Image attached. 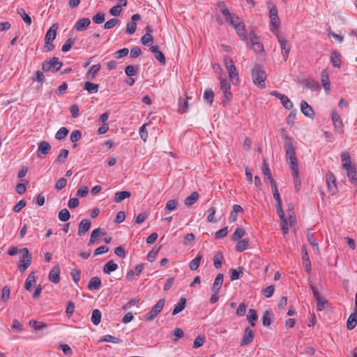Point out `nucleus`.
I'll list each match as a JSON object with an SVG mask.
<instances>
[{
	"mask_svg": "<svg viewBox=\"0 0 357 357\" xmlns=\"http://www.w3.org/2000/svg\"><path fill=\"white\" fill-rule=\"evenodd\" d=\"M238 35V36L243 40L245 41L249 38V34H246L245 24L242 22L240 24H237L236 29H234Z\"/></svg>",
	"mask_w": 357,
	"mask_h": 357,
	"instance_id": "nucleus-23",
	"label": "nucleus"
},
{
	"mask_svg": "<svg viewBox=\"0 0 357 357\" xmlns=\"http://www.w3.org/2000/svg\"><path fill=\"white\" fill-rule=\"evenodd\" d=\"M118 265L112 260L109 261L103 267V272L106 274H110L111 272L116 271Z\"/></svg>",
	"mask_w": 357,
	"mask_h": 357,
	"instance_id": "nucleus-30",
	"label": "nucleus"
},
{
	"mask_svg": "<svg viewBox=\"0 0 357 357\" xmlns=\"http://www.w3.org/2000/svg\"><path fill=\"white\" fill-rule=\"evenodd\" d=\"M165 300L164 298L160 299L155 305L152 307L145 315V319L148 321L153 320L155 317L162 311L164 307Z\"/></svg>",
	"mask_w": 357,
	"mask_h": 357,
	"instance_id": "nucleus-6",
	"label": "nucleus"
},
{
	"mask_svg": "<svg viewBox=\"0 0 357 357\" xmlns=\"http://www.w3.org/2000/svg\"><path fill=\"white\" fill-rule=\"evenodd\" d=\"M347 176L350 179V182L354 184H357V178H356V167L350 169L347 171Z\"/></svg>",
	"mask_w": 357,
	"mask_h": 357,
	"instance_id": "nucleus-50",
	"label": "nucleus"
},
{
	"mask_svg": "<svg viewBox=\"0 0 357 357\" xmlns=\"http://www.w3.org/2000/svg\"><path fill=\"white\" fill-rule=\"evenodd\" d=\"M100 65L96 64L91 66L90 70L88 71V75L91 76L89 79H93L96 77V73L100 70Z\"/></svg>",
	"mask_w": 357,
	"mask_h": 357,
	"instance_id": "nucleus-55",
	"label": "nucleus"
},
{
	"mask_svg": "<svg viewBox=\"0 0 357 357\" xmlns=\"http://www.w3.org/2000/svg\"><path fill=\"white\" fill-rule=\"evenodd\" d=\"M245 234V231L243 228L237 227L234 233L231 236V240L233 241H237L241 239Z\"/></svg>",
	"mask_w": 357,
	"mask_h": 357,
	"instance_id": "nucleus-34",
	"label": "nucleus"
},
{
	"mask_svg": "<svg viewBox=\"0 0 357 357\" xmlns=\"http://www.w3.org/2000/svg\"><path fill=\"white\" fill-rule=\"evenodd\" d=\"M74 43H75V39L72 38H69L66 40V43L62 46V48H61L62 52H66L69 51L71 49Z\"/></svg>",
	"mask_w": 357,
	"mask_h": 357,
	"instance_id": "nucleus-60",
	"label": "nucleus"
},
{
	"mask_svg": "<svg viewBox=\"0 0 357 357\" xmlns=\"http://www.w3.org/2000/svg\"><path fill=\"white\" fill-rule=\"evenodd\" d=\"M305 86L313 91H317L320 89L319 83L310 79L305 80Z\"/></svg>",
	"mask_w": 357,
	"mask_h": 357,
	"instance_id": "nucleus-47",
	"label": "nucleus"
},
{
	"mask_svg": "<svg viewBox=\"0 0 357 357\" xmlns=\"http://www.w3.org/2000/svg\"><path fill=\"white\" fill-rule=\"evenodd\" d=\"M69 151L67 149H62L60 151L59 155L55 160V162L57 163L62 164L64 162V160L68 156Z\"/></svg>",
	"mask_w": 357,
	"mask_h": 357,
	"instance_id": "nucleus-46",
	"label": "nucleus"
},
{
	"mask_svg": "<svg viewBox=\"0 0 357 357\" xmlns=\"http://www.w3.org/2000/svg\"><path fill=\"white\" fill-rule=\"evenodd\" d=\"M63 66V63L59 61V58L53 56L45 60L42 63V69L45 72L52 70L58 71Z\"/></svg>",
	"mask_w": 357,
	"mask_h": 357,
	"instance_id": "nucleus-1",
	"label": "nucleus"
},
{
	"mask_svg": "<svg viewBox=\"0 0 357 357\" xmlns=\"http://www.w3.org/2000/svg\"><path fill=\"white\" fill-rule=\"evenodd\" d=\"M17 13L22 17V20L27 25L31 24V23H32L31 18L27 13H26L25 10L24 8H18Z\"/></svg>",
	"mask_w": 357,
	"mask_h": 357,
	"instance_id": "nucleus-36",
	"label": "nucleus"
},
{
	"mask_svg": "<svg viewBox=\"0 0 357 357\" xmlns=\"http://www.w3.org/2000/svg\"><path fill=\"white\" fill-rule=\"evenodd\" d=\"M276 36L278 38V42L280 45L283 59L284 61H287L289 56L291 46L287 40L279 36L278 33H276Z\"/></svg>",
	"mask_w": 357,
	"mask_h": 357,
	"instance_id": "nucleus-10",
	"label": "nucleus"
},
{
	"mask_svg": "<svg viewBox=\"0 0 357 357\" xmlns=\"http://www.w3.org/2000/svg\"><path fill=\"white\" fill-rule=\"evenodd\" d=\"M254 339V333L250 327L245 328L241 346H247L252 343Z\"/></svg>",
	"mask_w": 357,
	"mask_h": 357,
	"instance_id": "nucleus-12",
	"label": "nucleus"
},
{
	"mask_svg": "<svg viewBox=\"0 0 357 357\" xmlns=\"http://www.w3.org/2000/svg\"><path fill=\"white\" fill-rule=\"evenodd\" d=\"M286 148V159L288 163L291 165V169L292 172L296 173L298 169V160L296 157V153L293 144L285 146Z\"/></svg>",
	"mask_w": 357,
	"mask_h": 357,
	"instance_id": "nucleus-4",
	"label": "nucleus"
},
{
	"mask_svg": "<svg viewBox=\"0 0 357 357\" xmlns=\"http://www.w3.org/2000/svg\"><path fill=\"white\" fill-rule=\"evenodd\" d=\"M340 54L337 51H333L331 54V61L332 64L335 68H340L341 66V59Z\"/></svg>",
	"mask_w": 357,
	"mask_h": 357,
	"instance_id": "nucleus-27",
	"label": "nucleus"
},
{
	"mask_svg": "<svg viewBox=\"0 0 357 357\" xmlns=\"http://www.w3.org/2000/svg\"><path fill=\"white\" fill-rule=\"evenodd\" d=\"M137 29V24L134 22H129L127 23L126 26V33H128L130 35L133 34Z\"/></svg>",
	"mask_w": 357,
	"mask_h": 357,
	"instance_id": "nucleus-61",
	"label": "nucleus"
},
{
	"mask_svg": "<svg viewBox=\"0 0 357 357\" xmlns=\"http://www.w3.org/2000/svg\"><path fill=\"white\" fill-rule=\"evenodd\" d=\"M125 73L128 77L136 75L138 73V66L132 65L127 66L125 68Z\"/></svg>",
	"mask_w": 357,
	"mask_h": 357,
	"instance_id": "nucleus-40",
	"label": "nucleus"
},
{
	"mask_svg": "<svg viewBox=\"0 0 357 357\" xmlns=\"http://www.w3.org/2000/svg\"><path fill=\"white\" fill-rule=\"evenodd\" d=\"M214 93L212 89H207L204 93V99L207 102L210 106L212 105L213 102Z\"/></svg>",
	"mask_w": 357,
	"mask_h": 357,
	"instance_id": "nucleus-41",
	"label": "nucleus"
},
{
	"mask_svg": "<svg viewBox=\"0 0 357 357\" xmlns=\"http://www.w3.org/2000/svg\"><path fill=\"white\" fill-rule=\"evenodd\" d=\"M186 305V299L185 298H181L177 304L175 305L174 309L173 310L172 314L176 315L183 310Z\"/></svg>",
	"mask_w": 357,
	"mask_h": 357,
	"instance_id": "nucleus-28",
	"label": "nucleus"
},
{
	"mask_svg": "<svg viewBox=\"0 0 357 357\" xmlns=\"http://www.w3.org/2000/svg\"><path fill=\"white\" fill-rule=\"evenodd\" d=\"M280 100L282 104L286 109H290L293 107L292 102L286 96H281Z\"/></svg>",
	"mask_w": 357,
	"mask_h": 357,
	"instance_id": "nucleus-59",
	"label": "nucleus"
},
{
	"mask_svg": "<svg viewBox=\"0 0 357 357\" xmlns=\"http://www.w3.org/2000/svg\"><path fill=\"white\" fill-rule=\"evenodd\" d=\"M326 181L328 191L332 195L337 192V188L336 183V178L331 172H328L326 174Z\"/></svg>",
	"mask_w": 357,
	"mask_h": 357,
	"instance_id": "nucleus-8",
	"label": "nucleus"
},
{
	"mask_svg": "<svg viewBox=\"0 0 357 357\" xmlns=\"http://www.w3.org/2000/svg\"><path fill=\"white\" fill-rule=\"evenodd\" d=\"M101 321V312L98 309H95L92 312L91 321L96 326L98 325Z\"/></svg>",
	"mask_w": 357,
	"mask_h": 357,
	"instance_id": "nucleus-35",
	"label": "nucleus"
},
{
	"mask_svg": "<svg viewBox=\"0 0 357 357\" xmlns=\"http://www.w3.org/2000/svg\"><path fill=\"white\" fill-rule=\"evenodd\" d=\"M220 86L222 92L226 91H230L231 89V84L229 82H228L226 79L222 77H220Z\"/></svg>",
	"mask_w": 357,
	"mask_h": 357,
	"instance_id": "nucleus-52",
	"label": "nucleus"
},
{
	"mask_svg": "<svg viewBox=\"0 0 357 357\" xmlns=\"http://www.w3.org/2000/svg\"><path fill=\"white\" fill-rule=\"evenodd\" d=\"M101 286V280L98 277L92 278L88 283L87 287L90 290H97Z\"/></svg>",
	"mask_w": 357,
	"mask_h": 357,
	"instance_id": "nucleus-24",
	"label": "nucleus"
},
{
	"mask_svg": "<svg viewBox=\"0 0 357 357\" xmlns=\"http://www.w3.org/2000/svg\"><path fill=\"white\" fill-rule=\"evenodd\" d=\"M91 24V20L88 17H83L75 23L74 26V29H76L77 31H85L87 27Z\"/></svg>",
	"mask_w": 357,
	"mask_h": 357,
	"instance_id": "nucleus-15",
	"label": "nucleus"
},
{
	"mask_svg": "<svg viewBox=\"0 0 357 357\" xmlns=\"http://www.w3.org/2000/svg\"><path fill=\"white\" fill-rule=\"evenodd\" d=\"M118 22H119V20L117 19L112 18L105 23L104 29H112L117 24Z\"/></svg>",
	"mask_w": 357,
	"mask_h": 357,
	"instance_id": "nucleus-64",
	"label": "nucleus"
},
{
	"mask_svg": "<svg viewBox=\"0 0 357 357\" xmlns=\"http://www.w3.org/2000/svg\"><path fill=\"white\" fill-rule=\"evenodd\" d=\"M199 199V194L197 192H192L190 195L187 197L185 199V204L190 206L194 204Z\"/></svg>",
	"mask_w": 357,
	"mask_h": 357,
	"instance_id": "nucleus-32",
	"label": "nucleus"
},
{
	"mask_svg": "<svg viewBox=\"0 0 357 357\" xmlns=\"http://www.w3.org/2000/svg\"><path fill=\"white\" fill-rule=\"evenodd\" d=\"M84 89L87 91L89 93H96L98 92L99 85L90 82H85L83 84Z\"/></svg>",
	"mask_w": 357,
	"mask_h": 357,
	"instance_id": "nucleus-25",
	"label": "nucleus"
},
{
	"mask_svg": "<svg viewBox=\"0 0 357 357\" xmlns=\"http://www.w3.org/2000/svg\"><path fill=\"white\" fill-rule=\"evenodd\" d=\"M252 77L255 84H258L259 86H264L266 75L261 66L256 65L254 67L252 72Z\"/></svg>",
	"mask_w": 357,
	"mask_h": 357,
	"instance_id": "nucleus-3",
	"label": "nucleus"
},
{
	"mask_svg": "<svg viewBox=\"0 0 357 357\" xmlns=\"http://www.w3.org/2000/svg\"><path fill=\"white\" fill-rule=\"evenodd\" d=\"M342 167L348 171L350 169L355 167L351 165L349 154L347 152H342L341 154Z\"/></svg>",
	"mask_w": 357,
	"mask_h": 357,
	"instance_id": "nucleus-20",
	"label": "nucleus"
},
{
	"mask_svg": "<svg viewBox=\"0 0 357 357\" xmlns=\"http://www.w3.org/2000/svg\"><path fill=\"white\" fill-rule=\"evenodd\" d=\"M59 28L58 24H54L47 31L45 37V43L52 42L56 36V31Z\"/></svg>",
	"mask_w": 357,
	"mask_h": 357,
	"instance_id": "nucleus-14",
	"label": "nucleus"
},
{
	"mask_svg": "<svg viewBox=\"0 0 357 357\" xmlns=\"http://www.w3.org/2000/svg\"><path fill=\"white\" fill-rule=\"evenodd\" d=\"M257 312L255 311V310L254 309H250L249 310V312H248V321L250 322V325L254 327L255 326V322L257 319Z\"/></svg>",
	"mask_w": 357,
	"mask_h": 357,
	"instance_id": "nucleus-38",
	"label": "nucleus"
},
{
	"mask_svg": "<svg viewBox=\"0 0 357 357\" xmlns=\"http://www.w3.org/2000/svg\"><path fill=\"white\" fill-rule=\"evenodd\" d=\"M105 234L106 232L104 229L97 228L94 229L91 234L90 239L88 242V245L90 246L93 245L98 238L105 235Z\"/></svg>",
	"mask_w": 357,
	"mask_h": 357,
	"instance_id": "nucleus-18",
	"label": "nucleus"
},
{
	"mask_svg": "<svg viewBox=\"0 0 357 357\" xmlns=\"http://www.w3.org/2000/svg\"><path fill=\"white\" fill-rule=\"evenodd\" d=\"M68 134V130L65 128H61L56 133L55 138L58 140H62L66 137Z\"/></svg>",
	"mask_w": 357,
	"mask_h": 357,
	"instance_id": "nucleus-45",
	"label": "nucleus"
},
{
	"mask_svg": "<svg viewBox=\"0 0 357 357\" xmlns=\"http://www.w3.org/2000/svg\"><path fill=\"white\" fill-rule=\"evenodd\" d=\"M131 196V193L128 191H121L117 192L114 195V202L119 203L126 198H129Z\"/></svg>",
	"mask_w": 357,
	"mask_h": 357,
	"instance_id": "nucleus-26",
	"label": "nucleus"
},
{
	"mask_svg": "<svg viewBox=\"0 0 357 357\" xmlns=\"http://www.w3.org/2000/svg\"><path fill=\"white\" fill-rule=\"evenodd\" d=\"M151 52L154 54L155 59L161 63H165V56L164 54L159 50V47L157 45L150 47Z\"/></svg>",
	"mask_w": 357,
	"mask_h": 357,
	"instance_id": "nucleus-19",
	"label": "nucleus"
},
{
	"mask_svg": "<svg viewBox=\"0 0 357 357\" xmlns=\"http://www.w3.org/2000/svg\"><path fill=\"white\" fill-rule=\"evenodd\" d=\"M48 278L50 281L54 284H58L60 282V267L59 265H56L50 271Z\"/></svg>",
	"mask_w": 357,
	"mask_h": 357,
	"instance_id": "nucleus-13",
	"label": "nucleus"
},
{
	"mask_svg": "<svg viewBox=\"0 0 357 357\" xmlns=\"http://www.w3.org/2000/svg\"><path fill=\"white\" fill-rule=\"evenodd\" d=\"M202 257V255L199 253L197 257L190 262L189 266L192 271H195L199 268Z\"/></svg>",
	"mask_w": 357,
	"mask_h": 357,
	"instance_id": "nucleus-31",
	"label": "nucleus"
},
{
	"mask_svg": "<svg viewBox=\"0 0 357 357\" xmlns=\"http://www.w3.org/2000/svg\"><path fill=\"white\" fill-rule=\"evenodd\" d=\"M307 240L309 241V243L314 248H317V250L319 249L318 248V243L317 242V241L315 240L314 237V234L312 233V229H307Z\"/></svg>",
	"mask_w": 357,
	"mask_h": 357,
	"instance_id": "nucleus-56",
	"label": "nucleus"
},
{
	"mask_svg": "<svg viewBox=\"0 0 357 357\" xmlns=\"http://www.w3.org/2000/svg\"><path fill=\"white\" fill-rule=\"evenodd\" d=\"M177 206L178 202L176 199H170L167 202L165 208L167 211H173L176 209Z\"/></svg>",
	"mask_w": 357,
	"mask_h": 357,
	"instance_id": "nucleus-62",
	"label": "nucleus"
},
{
	"mask_svg": "<svg viewBox=\"0 0 357 357\" xmlns=\"http://www.w3.org/2000/svg\"><path fill=\"white\" fill-rule=\"evenodd\" d=\"M70 217V212L66 208L61 209L58 215V218L61 222H66Z\"/></svg>",
	"mask_w": 357,
	"mask_h": 357,
	"instance_id": "nucleus-44",
	"label": "nucleus"
},
{
	"mask_svg": "<svg viewBox=\"0 0 357 357\" xmlns=\"http://www.w3.org/2000/svg\"><path fill=\"white\" fill-rule=\"evenodd\" d=\"M52 149L50 144L46 141H42L38 143V147L36 152L37 157L41 158L43 155L49 153Z\"/></svg>",
	"mask_w": 357,
	"mask_h": 357,
	"instance_id": "nucleus-11",
	"label": "nucleus"
},
{
	"mask_svg": "<svg viewBox=\"0 0 357 357\" xmlns=\"http://www.w3.org/2000/svg\"><path fill=\"white\" fill-rule=\"evenodd\" d=\"M91 225V223L89 219L82 220L79 224L77 234L79 236L84 235L89 230Z\"/></svg>",
	"mask_w": 357,
	"mask_h": 357,
	"instance_id": "nucleus-17",
	"label": "nucleus"
},
{
	"mask_svg": "<svg viewBox=\"0 0 357 357\" xmlns=\"http://www.w3.org/2000/svg\"><path fill=\"white\" fill-rule=\"evenodd\" d=\"M223 278H224V275L222 273H219L216 276L215 281L213 282V287H212V291L213 293L219 292V291L221 289L222 285Z\"/></svg>",
	"mask_w": 357,
	"mask_h": 357,
	"instance_id": "nucleus-21",
	"label": "nucleus"
},
{
	"mask_svg": "<svg viewBox=\"0 0 357 357\" xmlns=\"http://www.w3.org/2000/svg\"><path fill=\"white\" fill-rule=\"evenodd\" d=\"M29 324L32 325L35 331H40L47 327V324L45 323L38 324L35 320H31Z\"/></svg>",
	"mask_w": 357,
	"mask_h": 357,
	"instance_id": "nucleus-58",
	"label": "nucleus"
},
{
	"mask_svg": "<svg viewBox=\"0 0 357 357\" xmlns=\"http://www.w3.org/2000/svg\"><path fill=\"white\" fill-rule=\"evenodd\" d=\"M357 324V318L354 317L352 314H350V316L348 318L347 323V328L349 330H352L354 328Z\"/></svg>",
	"mask_w": 357,
	"mask_h": 357,
	"instance_id": "nucleus-53",
	"label": "nucleus"
},
{
	"mask_svg": "<svg viewBox=\"0 0 357 357\" xmlns=\"http://www.w3.org/2000/svg\"><path fill=\"white\" fill-rule=\"evenodd\" d=\"M301 110L302 113L307 117L312 118L314 116V112L312 106H310L305 100L301 101Z\"/></svg>",
	"mask_w": 357,
	"mask_h": 357,
	"instance_id": "nucleus-16",
	"label": "nucleus"
},
{
	"mask_svg": "<svg viewBox=\"0 0 357 357\" xmlns=\"http://www.w3.org/2000/svg\"><path fill=\"white\" fill-rule=\"evenodd\" d=\"M160 247H158L157 245L154 246L152 250L149 252V253L147 255V259L149 261H153L156 258L159 251H160Z\"/></svg>",
	"mask_w": 357,
	"mask_h": 357,
	"instance_id": "nucleus-49",
	"label": "nucleus"
},
{
	"mask_svg": "<svg viewBox=\"0 0 357 357\" xmlns=\"http://www.w3.org/2000/svg\"><path fill=\"white\" fill-rule=\"evenodd\" d=\"M100 342H112L114 344H119L122 341L119 337L112 336L111 335H106L102 337V338L100 340Z\"/></svg>",
	"mask_w": 357,
	"mask_h": 357,
	"instance_id": "nucleus-43",
	"label": "nucleus"
},
{
	"mask_svg": "<svg viewBox=\"0 0 357 357\" xmlns=\"http://www.w3.org/2000/svg\"><path fill=\"white\" fill-rule=\"evenodd\" d=\"M250 48H252L256 53L264 51L263 45L259 41L258 37L254 31L249 33V38L245 41Z\"/></svg>",
	"mask_w": 357,
	"mask_h": 357,
	"instance_id": "nucleus-5",
	"label": "nucleus"
},
{
	"mask_svg": "<svg viewBox=\"0 0 357 357\" xmlns=\"http://www.w3.org/2000/svg\"><path fill=\"white\" fill-rule=\"evenodd\" d=\"M36 276L34 274V272H31L29 276L27 277L26 281L24 287L27 291H31L32 290V286L36 283Z\"/></svg>",
	"mask_w": 357,
	"mask_h": 357,
	"instance_id": "nucleus-29",
	"label": "nucleus"
},
{
	"mask_svg": "<svg viewBox=\"0 0 357 357\" xmlns=\"http://www.w3.org/2000/svg\"><path fill=\"white\" fill-rule=\"evenodd\" d=\"M243 271L241 268H239L238 270L235 268H231L230 270V279L231 280H236L239 279L243 275Z\"/></svg>",
	"mask_w": 357,
	"mask_h": 357,
	"instance_id": "nucleus-42",
	"label": "nucleus"
},
{
	"mask_svg": "<svg viewBox=\"0 0 357 357\" xmlns=\"http://www.w3.org/2000/svg\"><path fill=\"white\" fill-rule=\"evenodd\" d=\"M20 253L22 254V257L19 262L18 268L21 273H23L31 264L32 256L26 248L21 249Z\"/></svg>",
	"mask_w": 357,
	"mask_h": 357,
	"instance_id": "nucleus-2",
	"label": "nucleus"
},
{
	"mask_svg": "<svg viewBox=\"0 0 357 357\" xmlns=\"http://www.w3.org/2000/svg\"><path fill=\"white\" fill-rule=\"evenodd\" d=\"M105 14L103 12H98L93 17L92 20L93 21L94 23L100 24L105 22Z\"/></svg>",
	"mask_w": 357,
	"mask_h": 357,
	"instance_id": "nucleus-51",
	"label": "nucleus"
},
{
	"mask_svg": "<svg viewBox=\"0 0 357 357\" xmlns=\"http://www.w3.org/2000/svg\"><path fill=\"white\" fill-rule=\"evenodd\" d=\"M204 342H205V337H202V336H198L194 340L193 348L197 349V348L202 347Z\"/></svg>",
	"mask_w": 357,
	"mask_h": 357,
	"instance_id": "nucleus-63",
	"label": "nucleus"
},
{
	"mask_svg": "<svg viewBox=\"0 0 357 357\" xmlns=\"http://www.w3.org/2000/svg\"><path fill=\"white\" fill-rule=\"evenodd\" d=\"M141 41L144 45L150 46L153 43V38L151 33H145L142 37Z\"/></svg>",
	"mask_w": 357,
	"mask_h": 357,
	"instance_id": "nucleus-54",
	"label": "nucleus"
},
{
	"mask_svg": "<svg viewBox=\"0 0 357 357\" xmlns=\"http://www.w3.org/2000/svg\"><path fill=\"white\" fill-rule=\"evenodd\" d=\"M225 67L229 73V78L231 80L238 79V73L236 70L232 59L229 56H225L224 58Z\"/></svg>",
	"mask_w": 357,
	"mask_h": 357,
	"instance_id": "nucleus-7",
	"label": "nucleus"
},
{
	"mask_svg": "<svg viewBox=\"0 0 357 357\" xmlns=\"http://www.w3.org/2000/svg\"><path fill=\"white\" fill-rule=\"evenodd\" d=\"M321 81L325 91H326L327 93H329L331 90L330 80L328 73L326 70L322 71Z\"/></svg>",
	"mask_w": 357,
	"mask_h": 357,
	"instance_id": "nucleus-22",
	"label": "nucleus"
},
{
	"mask_svg": "<svg viewBox=\"0 0 357 357\" xmlns=\"http://www.w3.org/2000/svg\"><path fill=\"white\" fill-rule=\"evenodd\" d=\"M335 131L338 134L344 132V126L342 120L333 121Z\"/></svg>",
	"mask_w": 357,
	"mask_h": 357,
	"instance_id": "nucleus-57",
	"label": "nucleus"
},
{
	"mask_svg": "<svg viewBox=\"0 0 357 357\" xmlns=\"http://www.w3.org/2000/svg\"><path fill=\"white\" fill-rule=\"evenodd\" d=\"M272 315H273V314L271 311L264 312L263 317H262L263 325L264 326H269L271 324Z\"/></svg>",
	"mask_w": 357,
	"mask_h": 357,
	"instance_id": "nucleus-39",
	"label": "nucleus"
},
{
	"mask_svg": "<svg viewBox=\"0 0 357 357\" xmlns=\"http://www.w3.org/2000/svg\"><path fill=\"white\" fill-rule=\"evenodd\" d=\"M190 98H189V97H186V98L184 100H181V98H180L179 102H178V111L179 113L183 114L188 111V100Z\"/></svg>",
	"mask_w": 357,
	"mask_h": 357,
	"instance_id": "nucleus-33",
	"label": "nucleus"
},
{
	"mask_svg": "<svg viewBox=\"0 0 357 357\" xmlns=\"http://www.w3.org/2000/svg\"><path fill=\"white\" fill-rule=\"evenodd\" d=\"M223 259V255L221 252H218L213 257L214 266L216 268H220L222 266V261Z\"/></svg>",
	"mask_w": 357,
	"mask_h": 357,
	"instance_id": "nucleus-48",
	"label": "nucleus"
},
{
	"mask_svg": "<svg viewBox=\"0 0 357 357\" xmlns=\"http://www.w3.org/2000/svg\"><path fill=\"white\" fill-rule=\"evenodd\" d=\"M269 17L271 19V25L273 27V29H271V31L276 33H278V29H279L280 26V20L278 14V9L275 7H273L269 10Z\"/></svg>",
	"mask_w": 357,
	"mask_h": 357,
	"instance_id": "nucleus-9",
	"label": "nucleus"
},
{
	"mask_svg": "<svg viewBox=\"0 0 357 357\" xmlns=\"http://www.w3.org/2000/svg\"><path fill=\"white\" fill-rule=\"evenodd\" d=\"M249 245V241L248 239H242L239 241L236 245V250L237 252H243L245 250Z\"/></svg>",
	"mask_w": 357,
	"mask_h": 357,
	"instance_id": "nucleus-37",
	"label": "nucleus"
}]
</instances>
